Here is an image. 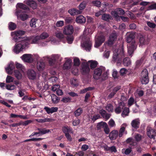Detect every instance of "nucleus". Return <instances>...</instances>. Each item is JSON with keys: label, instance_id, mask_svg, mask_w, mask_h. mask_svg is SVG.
I'll return each mask as SVG.
<instances>
[{"label": "nucleus", "instance_id": "nucleus-40", "mask_svg": "<svg viewBox=\"0 0 156 156\" xmlns=\"http://www.w3.org/2000/svg\"><path fill=\"white\" fill-rule=\"evenodd\" d=\"M16 27V25L14 23L10 22L9 24V28L11 30H15Z\"/></svg>", "mask_w": 156, "mask_h": 156}, {"label": "nucleus", "instance_id": "nucleus-52", "mask_svg": "<svg viewBox=\"0 0 156 156\" xmlns=\"http://www.w3.org/2000/svg\"><path fill=\"white\" fill-rule=\"evenodd\" d=\"M134 101V98L132 97H130L128 101V106L129 107L131 106L133 104Z\"/></svg>", "mask_w": 156, "mask_h": 156}, {"label": "nucleus", "instance_id": "nucleus-38", "mask_svg": "<svg viewBox=\"0 0 156 156\" xmlns=\"http://www.w3.org/2000/svg\"><path fill=\"white\" fill-rule=\"evenodd\" d=\"M141 82L142 84H146L149 82L148 77H141Z\"/></svg>", "mask_w": 156, "mask_h": 156}, {"label": "nucleus", "instance_id": "nucleus-61", "mask_svg": "<svg viewBox=\"0 0 156 156\" xmlns=\"http://www.w3.org/2000/svg\"><path fill=\"white\" fill-rule=\"evenodd\" d=\"M100 116L99 114L95 115L91 117L92 120L94 121L100 118Z\"/></svg>", "mask_w": 156, "mask_h": 156}, {"label": "nucleus", "instance_id": "nucleus-62", "mask_svg": "<svg viewBox=\"0 0 156 156\" xmlns=\"http://www.w3.org/2000/svg\"><path fill=\"white\" fill-rule=\"evenodd\" d=\"M102 74V79L103 80H105L108 77V72L107 71H105L104 72H103Z\"/></svg>", "mask_w": 156, "mask_h": 156}, {"label": "nucleus", "instance_id": "nucleus-57", "mask_svg": "<svg viewBox=\"0 0 156 156\" xmlns=\"http://www.w3.org/2000/svg\"><path fill=\"white\" fill-rule=\"evenodd\" d=\"M92 3L93 5L98 7H100L101 5V2L98 1H93Z\"/></svg>", "mask_w": 156, "mask_h": 156}, {"label": "nucleus", "instance_id": "nucleus-30", "mask_svg": "<svg viewBox=\"0 0 156 156\" xmlns=\"http://www.w3.org/2000/svg\"><path fill=\"white\" fill-rule=\"evenodd\" d=\"M62 130L65 134L69 133H73L72 129L68 126L63 127L62 128Z\"/></svg>", "mask_w": 156, "mask_h": 156}, {"label": "nucleus", "instance_id": "nucleus-13", "mask_svg": "<svg viewBox=\"0 0 156 156\" xmlns=\"http://www.w3.org/2000/svg\"><path fill=\"white\" fill-rule=\"evenodd\" d=\"M21 58L25 62H31L33 60V59L31 54H24Z\"/></svg>", "mask_w": 156, "mask_h": 156}, {"label": "nucleus", "instance_id": "nucleus-9", "mask_svg": "<svg viewBox=\"0 0 156 156\" xmlns=\"http://www.w3.org/2000/svg\"><path fill=\"white\" fill-rule=\"evenodd\" d=\"M117 34L115 31H113L110 35L109 39L108 41V45H112L114 42L116 40Z\"/></svg>", "mask_w": 156, "mask_h": 156}, {"label": "nucleus", "instance_id": "nucleus-29", "mask_svg": "<svg viewBox=\"0 0 156 156\" xmlns=\"http://www.w3.org/2000/svg\"><path fill=\"white\" fill-rule=\"evenodd\" d=\"M123 63L125 66H128L131 64V62L129 58L126 57L123 58Z\"/></svg>", "mask_w": 156, "mask_h": 156}, {"label": "nucleus", "instance_id": "nucleus-42", "mask_svg": "<svg viewBox=\"0 0 156 156\" xmlns=\"http://www.w3.org/2000/svg\"><path fill=\"white\" fill-rule=\"evenodd\" d=\"M56 36L59 39H62L64 37L63 34L60 31H57L55 33Z\"/></svg>", "mask_w": 156, "mask_h": 156}, {"label": "nucleus", "instance_id": "nucleus-26", "mask_svg": "<svg viewBox=\"0 0 156 156\" xmlns=\"http://www.w3.org/2000/svg\"><path fill=\"white\" fill-rule=\"evenodd\" d=\"M14 68L13 64L10 63L9 64L8 67L5 68V70L8 74H11L12 73V71Z\"/></svg>", "mask_w": 156, "mask_h": 156}, {"label": "nucleus", "instance_id": "nucleus-14", "mask_svg": "<svg viewBox=\"0 0 156 156\" xmlns=\"http://www.w3.org/2000/svg\"><path fill=\"white\" fill-rule=\"evenodd\" d=\"M90 70L88 63L87 62H83L82 64L81 71L83 74H85L89 73Z\"/></svg>", "mask_w": 156, "mask_h": 156}, {"label": "nucleus", "instance_id": "nucleus-6", "mask_svg": "<svg viewBox=\"0 0 156 156\" xmlns=\"http://www.w3.org/2000/svg\"><path fill=\"white\" fill-rule=\"evenodd\" d=\"M44 59H48L49 62V64L51 65H52L55 61H60L61 60V58L60 57V56L58 55H52L51 58H50L48 56H47L44 57Z\"/></svg>", "mask_w": 156, "mask_h": 156}, {"label": "nucleus", "instance_id": "nucleus-25", "mask_svg": "<svg viewBox=\"0 0 156 156\" xmlns=\"http://www.w3.org/2000/svg\"><path fill=\"white\" fill-rule=\"evenodd\" d=\"M16 7L24 10H30V9L28 6L22 3H18L17 4Z\"/></svg>", "mask_w": 156, "mask_h": 156}, {"label": "nucleus", "instance_id": "nucleus-31", "mask_svg": "<svg viewBox=\"0 0 156 156\" xmlns=\"http://www.w3.org/2000/svg\"><path fill=\"white\" fill-rule=\"evenodd\" d=\"M87 2L86 1H83L78 6V8L79 10L82 12V10L84 9L86 7Z\"/></svg>", "mask_w": 156, "mask_h": 156}, {"label": "nucleus", "instance_id": "nucleus-39", "mask_svg": "<svg viewBox=\"0 0 156 156\" xmlns=\"http://www.w3.org/2000/svg\"><path fill=\"white\" fill-rule=\"evenodd\" d=\"M71 63V62L70 60H67L63 65V69H67L69 68L70 67Z\"/></svg>", "mask_w": 156, "mask_h": 156}, {"label": "nucleus", "instance_id": "nucleus-63", "mask_svg": "<svg viewBox=\"0 0 156 156\" xmlns=\"http://www.w3.org/2000/svg\"><path fill=\"white\" fill-rule=\"evenodd\" d=\"M104 131L106 134H108L110 132V130L108 127L107 124H105V127H104Z\"/></svg>", "mask_w": 156, "mask_h": 156}, {"label": "nucleus", "instance_id": "nucleus-3", "mask_svg": "<svg viewBox=\"0 0 156 156\" xmlns=\"http://www.w3.org/2000/svg\"><path fill=\"white\" fill-rule=\"evenodd\" d=\"M25 32L23 30H19L16 31L14 32L15 35L14 37V39L15 42H22V43L24 42L26 43H30V39L28 37H21L20 36L25 34Z\"/></svg>", "mask_w": 156, "mask_h": 156}, {"label": "nucleus", "instance_id": "nucleus-54", "mask_svg": "<svg viewBox=\"0 0 156 156\" xmlns=\"http://www.w3.org/2000/svg\"><path fill=\"white\" fill-rule=\"evenodd\" d=\"M79 59L77 58H75L74 59V65L75 66H78L80 64Z\"/></svg>", "mask_w": 156, "mask_h": 156}, {"label": "nucleus", "instance_id": "nucleus-28", "mask_svg": "<svg viewBox=\"0 0 156 156\" xmlns=\"http://www.w3.org/2000/svg\"><path fill=\"white\" fill-rule=\"evenodd\" d=\"M37 130L38 131V132L41 135H44L50 132L51 133V130L46 129L45 128H38Z\"/></svg>", "mask_w": 156, "mask_h": 156}, {"label": "nucleus", "instance_id": "nucleus-55", "mask_svg": "<svg viewBox=\"0 0 156 156\" xmlns=\"http://www.w3.org/2000/svg\"><path fill=\"white\" fill-rule=\"evenodd\" d=\"M35 120L39 122H49V120L48 119H36Z\"/></svg>", "mask_w": 156, "mask_h": 156}, {"label": "nucleus", "instance_id": "nucleus-35", "mask_svg": "<svg viewBox=\"0 0 156 156\" xmlns=\"http://www.w3.org/2000/svg\"><path fill=\"white\" fill-rule=\"evenodd\" d=\"M106 124L107 123L105 122H101L97 124V128L98 130L102 128L104 129Z\"/></svg>", "mask_w": 156, "mask_h": 156}, {"label": "nucleus", "instance_id": "nucleus-41", "mask_svg": "<svg viewBox=\"0 0 156 156\" xmlns=\"http://www.w3.org/2000/svg\"><path fill=\"white\" fill-rule=\"evenodd\" d=\"M37 20L35 18H32L31 19L30 22V26L34 28L36 27V21Z\"/></svg>", "mask_w": 156, "mask_h": 156}, {"label": "nucleus", "instance_id": "nucleus-7", "mask_svg": "<svg viewBox=\"0 0 156 156\" xmlns=\"http://www.w3.org/2000/svg\"><path fill=\"white\" fill-rule=\"evenodd\" d=\"M21 12V10L17 9L15 13V15L18 18H19L22 21H24L27 20L29 18L28 15L25 13L20 14Z\"/></svg>", "mask_w": 156, "mask_h": 156}, {"label": "nucleus", "instance_id": "nucleus-51", "mask_svg": "<svg viewBox=\"0 0 156 156\" xmlns=\"http://www.w3.org/2000/svg\"><path fill=\"white\" fill-rule=\"evenodd\" d=\"M14 80V78L9 76H8L6 78V82L7 83H9L12 82Z\"/></svg>", "mask_w": 156, "mask_h": 156}, {"label": "nucleus", "instance_id": "nucleus-24", "mask_svg": "<svg viewBox=\"0 0 156 156\" xmlns=\"http://www.w3.org/2000/svg\"><path fill=\"white\" fill-rule=\"evenodd\" d=\"M45 67V63L42 61L38 62L37 64V67L39 71H42L44 70Z\"/></svg>", "mask_w": 156, "mask_h": 156}, {"label": "nucleus", "instance_id": "nucleus-46", "mask_svg": "<svg viewBox=\"0 0 156 156\" xmlns=\"http://www.w3.org/2000/svg\"><path fill=\"white\" fill-rule=\"evenodd\" d=\"M49 35L46 32H44L40 35V38L41 39H45L48 37Z\"/></svg>", "mask_w": 156, "mask_h": 156}, {"label": "nucleus", "instance_id": "nucleus-36", "mask_svg": "<svg viewBox=\"0 0 156 156\" xmlns=\"http://www.w3.org/2000/svg\"><path fill=\"white\" fill-rule=\"evenodd\" d=\"M111 18L110 15L107 14H104L102 16V19L106 21H109Z\"/></svg>", "mask_w": 156, "mask_h": 156}, {"label": "nucleus", "instance_id": "nucleus-15", "mask_svg": "<svg viewBox=\"0 0 156 156\" xmlns=\"http://www.w3.org/2000/svg\"><path fill=\"white\" fill-rule=\"evenodd\" d=\"M125 104L123 102H121L119 104V106L116 107L115 110V112L117 114H119L121 113L122 111L124 109L125 107Z\"/></svg>", "mask_w": 156, "mask_h": 156}, {"label": "nucleus", "instance_id": "nucleus-53", "mask_svg": "<svg viewBox=\"0 0 156 156\" xmlns=\"http://www.w3.org/2000/svg\"><path fill=\"white\" fill-rule=\"evenodd\" d=\"M60 87V86L58 84L54 85L51 88V90L54 92L56 91Z\"/></svg>", "mask_w": 156, "mask_h": 156}, {"label": "nucleus", "instance_id": "nucleus-11", "mask_svg": "<svg viewBox=\"0 0 156 156\" xmlns=\"http://www.w3.org/2000/svg\"><path fill=\"white\" fill-rule=\"evenodd\" d=\"M73 32V28L71 25L66 26L63 30V33L66 35H71Z\"/></svg>", "mask_w": 156, "mask_h": 156}, {"label": "nucleus", "instance_id": "nucleus-33", "mask_svg": "<svg viewBox=\"0 0 156 156\" xmlns=\"http://www.w3.org/2000/svg\"><path fill=\"white\" fill-rule=\"evenodd\" d=\"M83 112V110L82 108H79L75 111L74 114L76 117H78Z\"/></svg>", "mask_w": 156, "mask_h": 156}, {"label": "nucleus", "instance_id": "nucleus-4", "mask_svg": "<svg viewBox=\"0 0 156 156\" xmlns=\"http://www.w3.org/2000/svg\"><path fill=\"white\" fill-rule=\"evenodd\" d=\"M105 70V67L101 66L95 69L94 71L93 77L94 79L98 80L99 79L103 72Z\"/></svg>", "mask_w": 156, "mask_h": 156}, {"label": "nucleus", "instance_id": "nucleus-1", "mask_svg": "<svg viewBox=\"0 0 156 156\" xmlns=\"http://www.w3.org/2000/svg\"><path fill=\"white\" fill-rule=\"evenodd\" d=\"M135 35V32H127L126 34V41L129 43L128 45V52L129 55H132L137 47V44L134 40Z\"/></svg>", "mask_w": 156, "mask_h": 156}, {"label": "nucleus", "instance_id": "nucleus-8", "mask_svg": "<svg viewBox=\"0 0 156 156\" xmlns=\"http://www.w3.org/2000/svg\"><path fill=\"white\" fill-rule=\"evenodd\" d=\"M147 136L150 138L154 139L155 136L156 135V132L155 129L149 127L147 128Z\"/></svg>", "mask_w": 156, "mask_h": 156}, {"label": "nucleus", "instance_id": "nucleus-43", "mask_svg": "<svg viewBox=\"0 0 156 156\" xmlns=\"http://www.w3.org/2000/svg\"><path fill=\"white\" fill-rule=\"evenodd\" d=\"M141 77H148V72L146 69H144L142 71Z\"/></svg>", "mask_w": 156, "mask_h": 156}, {"label": "nucleus", "instance_id": "nucleus-2", "mask_svg": "<svg viewBox=\"0 0 156 156\" xmlns=\"http://www.w3.org/2000/svg\"><path fill=\"white\" fill-rule=\"evenodd\" d=\"M113 53L112 61L114 62H117L118 63H120L125 56V53L122 46L119 48L114 47Z\"/></svg>", "mask_w": 156, "mask_h": 156}, {"label": "nucleus", "instance_id": "nucleus-47", "mask_svg": "<svg viewBox=\"0 0 156 156\" xmlns=\"http://www.w3.org/2000/svg\"><path fill=\"white\" fill-rule=\"evenodd\" d=\"M127 72L128 70L124 68L121 69L120 71V75L122 76L126 75Z\"/></svg>", "mask_w": 156, "mask_h": 156}, {"label": "nucleus", "instance_id": "nucleus-20", "mask_svg": "<svg viewBox=\"0 0 156 156\" xmlns=\"http://www.w3.org/2000/svg\"><path fill=\"white\" fill-rule=\"evenodd\" d=\"M27 75L29 78L31 80L35 79L36 76V72L33 70H28L27 72Z\"/></svg>", "mask_w": 156, "mask_h": 156}, {"label": "nucleus", "instance_id": "nucleus-56", "mask_svg": "<svg viewBox=\"0 0 156 156\" xmlns=\"http://www.w3.org/2000/svg\"><path fill=\"white\" fill-rule=\"evenodd\" d=\"M71 100V98L69 97H63L61 100V101L63 103H66L70 102Z\"/></svg>", "mask_w": 156, "mask_h": 156}, {"label": "nucleus", "instance_id": "nucleus-50", "mask_svg": "<svg viewBox=\"0 0 156 156\" xmlns=\"http://www.w3.org/2000/svg\"><path fill=\"white\" fill-rule=\"evenodd\" d=\"M122 152H124V153L126 155L129 154L131 152L132 150L131 148H128L126 149H122Z\"/></svg>", "mask_w": 156, "mask_h": 156}, {"label": "nucleus", "instance_id": "nucleus-5", "mask_svg": "<svg viewBox=\"0 0 156 156\" xmlns=\"http://www.w3.org/2000/svg\"><path fill=\"white\" fill-rule=\"evenodd\" d=\"M20 42L21 43L16 44L14 46L13 51L16 54L19 53L23 49L25 48L26 46L30 43H26V42L23 43L22 42Z\"/></svg>", "mask_w": 156, "mask_h": 156}, {"label": "nucleus", "instance_id": "nucleus-64", "mask_svg": "<svg viewBox=\"0 0 156 156\" xmlns=\"http://www.w3.org/2000/svg\"><path fill=\"white\" fill-rule=\"evenodd\" d=\"M135 138L137 141H140L142 139V136L140 134H137L135 136Z\"/></svg>", "mask_w": 156, "mask_h": 156}, {"label": "nucleus", "instance_id": "nucleus-44", "mask_svg": "<svg viewBox=\"0 0 156 156\" xmlns=\"http://www.w3.org/2000/svg\"><path fill=\"white\" fill-rule=\"evenodd\" d=\"M106 109L109 112H112L113 111V106L112 105L109 104L107 105Z\"/></svg>", "mask_w": 156, "mask_h": 156}, {"label": "nucleus", "instance_id": "nucleus-10", "mask_svg": "<svg viewBox=\"0 0 156 156\" xmlns=\"http://www.w3.org/2000/svg\"><path fill=\"white\" fill-rule=\"evenodd\" d=\"M105 40V37L103 35L98 37L95 39L94 47L96 48L99 47L104 42Z\"/></svg>", "mask_w": 156, "mask_h": 156}, {"label": "nucleus", "instance_id": "nucleus-22", "mask_svg": "<svg viewBox=\"0 0 156 156\" xmlns=\"http://www.w3.org/2000/svg\"><path fill=\"white\" fill-rule=\"evenodd\" d=\"M118 135V131L116 130H113L110 133L109 137L112 140H114L116 138Z\"/></svg>", "mask_w": 156, "mask_h": 156}, {"label": "nucleus", "instance_id": "nucleus-34", "mask_svg": "<svg viewBox=\"0 0 156 156\" xmlns=\"http://www.w3.org/2000/svg\"><path fill=\"white\" fill-rule=\"evenodd\" d=\"M51 100L53 102L54 104L58 103L59 101V99L55 94H53L51 96Z\"/></svg>", "mask_w": 156, "mask_h": 156}, {"label": "nucleus", "instance_id": "nucleus-18", "mask_svg": "<svg viewBox=\"0 0 156 156\" xmlns=\"http://www.w3.org/2000/svg\"><path fill=\"white\" fill-rule=\"evenodd\" d=\"M44 109L45 110L47 113L48 114L52 113L57 111L58 108V107H52L49 108L48 107L45 106L44 107Z\"/></svg>", "mask_w": 156, "mask_h": 156}, {"label": "nucleus", "instance_id": "nucleus-45", "mask_svg": "<svg viewBox=\"0 0 156 156\" xmlns=\"http://www.w3.org/2000/svg\"><path fill=\"white\" fill-rule=\"evenodd\" d=\"M67 40L69 44H72L73 40V36L72 35H69L67 36Z\"/></svg>", "mask_w": 156, "mask_h": 156}, {"label": "nucleus", "instance_id": "nucleus-23", "mask_svg": "<svg viewBox=\"0 0 156 156\" xmlns=\"http://www.w3.org/2000/svg\"><path fill=\"white\" fill-rule=\"evenodd\" d=\"M68 12L71 15L74 16L81 14L82 13V11L76 9H73L69 10Z\"/></svg>", "mask_w": 156, "mask_h": 156}, {"label": "nucleus", "instance_id": "nucleus-27", "mask_svg": "<svg viewBox=\"0 0 156 156\" xmlns=\"http://www.w3.org/2000/svg\"><path fill=\"white\" fill-rule=\"evenodd\" d=\"M126 126L127 125L126 124H123L121 126L119 134V137H121L122 136L123 133L125 131V128Z\"/></svg>", "mask_w": 156, "mask_h": 156}, {"label": "nucleus", "instance_id": "nucleus-58", "mask_svg": "<svg viewBox=\"0 0 156 156\" xmlns=\"http://www.w3.org/2000/svg\"><path fill=\"white\" fill-rule=\"evenodd\" d=\"M109 125L111 127H113L115 126V121L112 119H111L108 123Z\"/></svg>", "mask_w": 156, "mask_h": 156}, {"label": "nucleus", "instance_id": "nucleus-19", "mask_svg": "<svg viewBox=\"0 0 156 156\" xmlns=\"http://www.w3.org/2000/svg\"><path fill=\"white\" fill-rule=\"evenodd\" d=\"M140 124V120L138 118L133 120L131 122L132 126L136 129H137L139 127Z\"/></svg>", "mask_w": 156, "mask_h": 156}, {"label": "nucleus", "instance_id": "nucleus-12", "mask_svg": "<svg viewBox=\"0 0 156 156\" xmlns=\"http://www.w3.org/2000/svg\"><path fill=\"white\" fill-rule=\"evenodd\" d=\"M24 3L33 9H36L37 7V3L33 0H25L24 1Z\"/></svg>", "mask_w": 156, "mask_h": 156}, {"label": "nucleus", "instance_id": "nucleus-48", "mask_svg": "<svg viewBox=\"0 0 156 156\" xmlns=\"http://www.w3.org/2000/svg\"><path fill=\"white\" fill-rule=\"evenodd\" d=\"M106 149L107 150L110 151L112 152H116L117 151L115 147L114 146H112L111 147H107Z\"/></svg>", "mask_w": 156, "mask_h": 156}, {"label": "nucleus", "instance_id": "nucleus-16", "mask_svg": "<svg viewBox=\"0 0 156 156\" xmlns=\"http://www.w3.org/2000/svg\"><path fill=\"white\" fill-rule=\"evenodd\" d=\"M148 41L147 38L144 36L141 37L139 39V47H142L144 45L148 44Z\"/></svg>", "mask_w": 156, "mask_h": 156}, {"label": "nucleus", "instance_id": "nucleus-49", "mask_svg": "<svg viewBox=\"0 0 156 156\" xmlns=\"http://www.w3.org/2000/svg\"><path fill=\"white\" fill-rule=\"evenodd\" d=\"M14 74L16 77L18 79H20L22 76L21 74L18 70H15L14 71Z\"/></svg>", "mask_w": 156, "mask_h": 156}, {"label": "nucleus", "instance_id": "nucleus-32", "mask_svg": "<svg viewBox=\"0 0 156 156\" xmlns=\"http://www.w3.org/2000/svg\"><path fill=\"white\" fill-rule=\"evenodd\" d=\"M124 109L123 110L121 115L123 117H124L128 115L129 113V109L128 108L125 107H124Z\"/></svg>", "mask_w": 156, "mask_h": 156}, {"label": "nucleus", "instance_id": "nucleus-17", "mask_svg": "<svg viewBox=\"0 0 156 156\" xmlns=\"http://www.w3.org/2000/svg\"><path fill=\"white\" fill-rule=\"evenodd\" d=\"M92 46V43L90 40H87L85 41L83 44L82 46L87 51H90Z\"/></svg>", "mask_w": 156, "mask_h": 156}, {"label": "nucleus", "instance_id": "nucleus-21", "mask_svg": "<svg viewBox=\"0 0 156 156\" xmlns=\"http://www.w3.org/2000/svg\"><path fill=\"white\" fill-rule=\"evenodd\" d=\"M86 19L82 15H79L77 17L76 19V21L79 23L82 24L85 23Z\"/></svg>", "mask_w": 156, "mask_h": 156}, {"label": "nucleus", "instance_id": "nucleus-60", "mask_svg": "<svg viewBox=\"0 0 156 156\" xmlns=\"http://www.w3.org/2000/svg\"><path fill=\"white\" fill-rule=\"evenodd\" d=\"M32 121L31 120H27L24 122H23L22 121L20 122L21 123V125L26 126L28 124L32 122Z\"/></svg>", "mask_w": 156, "mask_h": 156}, {"label": "nucleus", "instance_id": "nucleus-37", "mask_svg": "<svg viewBox=\"0 0 156 156\" xmlns=\"http://www.w3.org/2000/svg\"><path fill=\"white\" fill-rule=\"evenodd\" d=\"M88 62L90 63V66L91 69L95 68L98 65V62L96 61L90 60L88 61Z\"/></svg>", "mask_w": 156, "mask_h": 156}, {"label": "nucleus", "instance_id": "nucleus-59", "mask_svg": "<svg viewBox=\"0 0 156 156\" xmlns=\"http://www.w3.org/2000/svg\"><path fill=\"white\" fill-rule=\"evenodd\" d=\"M15 87L14 85H7L6 86V88L8 90H13L15 88Z\"/></svg>", "mask_w": 156, "mask_h": 156}]
</instances>
